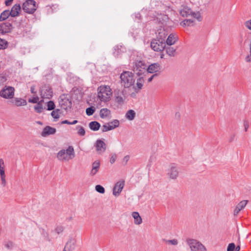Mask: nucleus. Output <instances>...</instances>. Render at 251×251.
Returning <instances> with one entry per match:
<instances>
[{
	"label": "nucleus",
	"mask_w": 251,
	"mask_h": 251,
	"mask_svg": "<svg viewBox=\"0 0 251 251\" xmlns=\"http://www.w3.org/2000/svg\"><path fill=\"white\" fill-rule=\"evenodd\" d=\"M245 25L247 28L251 30V20L246 22Z\"/></svg>",
	"instance_id": "53"
},
{
	"label": "nucleus",
	"mask_w": 251,
	"mask_h": 251,
	"mask_svg": "<svg viewBox=\"0 0 251 251\" xmlns=\"http://www.w3.org/2000/svg\"><path fill=\"white\" fill-rule=\"evenodd\" d=\"M145 75L139 76V77L137 79V82L136 86H132L134 91L136 92L139 91L143 87L144 83V76Z\"/></svg>",
	"instance_id": "16"
},
{
	"label": "nucleus",
	"mask_w": 251,
	"mask_h": 251,
	"mask_svg": "<svg viewBox=\"0 0 251 251\" xmlns=\"http://www.w3.org/2000/svg\"><path fill=\"white\" fill-rule=\"evenodd\" d=\"M180 14L183 17H191L197 19L199 22L201 21L202 18L199 12H194L188 7H184L179 11Z\"/></svg>",
	"instance_id": "4"
},
{
	"label": "nucleus",
	"mask_w": 251,
	"mask_h": 251,
	"mask_svg": "<svg viewBox=\"0 0 251 251\" xmlns=\"http://www.w3.org/2000/svg\"><path fill=\"white\" fill-rule=\"evenodd\" d=\"M125 185V181L121 180L117 182L113 188V194L115 196H118L122 192Z\"/></svg>",
	"instance_id": "15"
},
{
	"label": "nucleus",
	"mask_w": 251,
	"mask_h": 251,
	"mask_svg": "<svg viewBox=\"0 0 251 251\" xmlns=\"http://www.w3.org/2000/svg\"><path fill=\"white\" fill-rule=\"evenodd\" d=\"M234 138V135L230 137V139H229V142H231L233 140Z\"/></svg>",
	"instance_id": "64"
},
{
	"label": "nucleus",
	"mask_w": 251,
	"mask_h": 251,
	"mask_svg": "<svg viewBox=\"0 0 251 251\" xmlns=\"http://www.w3.org/2000/svg\"><path fill=\"white\" fill-rule=\"evenodd\" d=\"M7 80V77L4 75H0V85L3 84Z\"/></svg>",
	"instance_id": "46"
},
{
	"label": "nucleus",
	"mask_w": 251,
	"mask_h": 251,
	"mask_svg": "<svg viewBox=\"0 0 251 251\" xmlns=\"http://www.w3.org/2000/svg\"><path fill=\"white\" fill-rule=\"evenodd\" d=\"M36 3L34 0H26L23 4V9L27 13L33 14L36 10Z\"/></svg>",
	"instance_id": "7"
},
{
	"label": "nucleus",
	"mask_w": 251,
	"mask_h": 251,
	"mask_svg": "<svg viewBox=\"0 0 251 251\" xmlns=\"http://www.w3.org/2000/svg\"><path fill=\"white\" fill-rule=\"evenodd\" d=\"M56 132V129L50 126H46L43 128L41 133V135L43 137H46L49 135L53 134Z\"/></svg>",
	"instance_id": "19"
},
{
	"label": "nucleus",
	"mask_w": 251,
	"mask_h": 251,
	"mask_svg": "<svg viewBox=\"0 0 251 251\" xmlns=\"http://www.w3.org/2000/svg\"><path fill=\"white\" fill-rule=\"evenodd\" d=\"M5 164L3 160L1 158L0 159V169H4Z\"/></svg>",
	"instance_id": "54"
},
{
	"label": "nucleus",
	"mask_w": 251,
	"mask_h": 251,
	"mask_svg": "<svg viewBox=\"0 0 251 251\" xmlns=\"http://www.w3.org/2000/svg\"><path fill=\"white\" fill-rule=\"evenodd\" d=\"M248 201L244 200L240 201L235 207L234 210V215H237L239 212L246 206Z\"/></svg>",
	"instance_id": "20"
},
{
	"label": "nucleus",
	"mask_w": 251,
	"mask_h": 251,
	"mask_svg": "<svg viewBox=\"0 0 251 251\" xmlns=\"http://www.w3.org/2000/svg\"><path fill=\"white\" fill-rule=\"evenodd\" d=\"M243 126L244 127L245 131H247L249 127V122L247 120H244L243 121Z\"/></svg>",
	"instance_id": "48"
},
{
	"label": "nucleus",
	"mask_w": 251,
	"mask_h": 251,
	"mask_svg": "<svg viewBox=\"0 0 251 251\" xmlns=\"http://www.w3.org/2000/svg\"><path fill=\"white\" fill-rule=\"evenodd\" d=\"M98 97L102 101L107 102L111 99L112 90L108 85H101L98 88Z\"/></svg>",
	"instance_id": "2"
},
{
	"label": "nucleus",
	"mask_w": 251,
	"mask_h": 251,
	"mask_svg": "<svg viewBox=\"0 0 251 251\" xmlns=\"http://www.w3.org/2000/svg\"><path fill=\"white\" fill-rule=\"evenodd\" d=\"M15 89L13 87L5 86L0 91V96L6 99H11L14 97Z\"/></svg>",
	"instance_id": "6"
},
{
	"label": "nucleus",
	"mask_w": 251,
	"mask_h": 251,
	"mask_svg": "<svg viewBox=\"0 0 251 251\" xmlns=\"http://www.w3.org/2000/svg\"><path fill=\"white\" fill-rule=\"evenodd\" d=\"M151 47L155 51H162L166 47V42L157 38L152 40Z\"/></svg>",
	"instance_id": "9"
},
{
	"label": "nucleus",
	"mask_w": 251,
	"mask_h": 251,
	"mask_svg": "<svg viewBox=\"0 0 251 251\" xmlns=\"http://www.w3.org/2000/svg\"><path fill=\"white\" fill-rule=\"evenodd\" d=\"M58 159L61 162L69 161V158H58Z\"/></svg>",
	"instance_id": "59"
},
{
	"label": "nucleus",
	"mask_w": 251,
	"mask_h": 251,
	"mask_svg": "<svg viewBox=\"0 0 251 251\" xmlns=\"http://www.w3.org/2000/svg\"><path fill=\"white\" fill-rule=\"evenodd\" d=\"M14 100L15 105L17 106H25L27 104L26 101L21 98H15Z\"/></svg>",
	"instance_id": "30"
},
{
	"label": "nucleus",
	"mask_w": 251,
	"mask_h": 251,
	"mask_svg": "<svg viewBox=\"0 0 251 251\" xmlns=\"http://www.w3.org/2000/svg\"><path fill=\"white\" fill-rule=\"evenodd\" d=\"M100 115L101 118H109L111 117V111L106 108H103L100 110Z\"/></svg>",
	"instance_id": "25"
},
{
	"label": "nucleus",
	"mask_w": 251,
	"mask_h": 251,
	"mask_svg": "<svg viewBox=\"0 0 251 251\" xmlns=\"http://www.w3.org/2000/svg\"><path fill=\"white\" fill-rule=\"evenodd\" d=\"M240 249V247L239 246H237L236 248H235V251H239Z\"/></svg>",
	"instance_id": "63"
},
{
	"label": "nucleus",
	"mask_w": 251,
	"mask_h": 251,
	"mask_svg": "<svg viewBox=\"0 0 251 251\" xmlns=\"http://www.w3.org/2000/svg\"><path fill=\"white\" fill-rule=\"evenodd\" d=\"M120 84L125 88L134 85L135 79L134 74L128 71H123L120 75Z\"/></svg>",
	"instance_id": "1"
},
{
	"label": "nucleus",
	"mask_w": 251,
	"mask_h": 251,
	"mask_svg": "<svg viewBox=\"0 0 251 251\" xmlns=\"http://www.w3.org/2000/svg\"><path fill=\"white\" fill-rule=\"evenodd\" d=\"M136 113L133 110H128L126 114V118L128 120H133L135 117Z\"/></svg>",
	"instance_id": "32"
},
{
	"label": "nucleus",
	"mask_w": 251,
	"mask_h": 251,
	"mask_svg": "<svg viewBox=\"0 0 251 251\" xmlns=\"http://www.w3.org/2000/svg\"><path fill=\"white\" fill-rule=\"evenodd\" d=\"M61 124H68V125H71V122H69V121L67 120H64V121H62L61 122Z\"/></svg>",
	"instance_id": "58"
},
{
	"label": "nucleus",
	"mask_w": 251,
	"mask_h": 251,
	"mask_svg": "<svg viewBox=\"0 0 251 251\" xmlns=\"http://www.w3.org/2000/svg\"><path fill=\"white\" fill-rule=\"evenodd\" d=\"M126 51V48L125 47L121 45L116 46L114 48L113 54L115 57H118V56L122 52Z\"/></svg>",
	"instance_id": "26"
},
{
	"label": "nucleus",
	"mask_w": 251,
	"mask_h": 251,
	"mask_svg": "<svg viewBox=\"0 0 251 251\" xmlns=\"http://www.w3.org/2000/svg\"><path fill=\"white\" fill-rule=\"evenodd\" d=\"M39 100V98L38 97H33L32 99H29L28 100V102L33 103H38V101Z\"/></svg>",
	"instance_id": "49"
},
{
	"label": "nucleus",
	"mask_w": 251,
	"mask_h": 251,
	"mask_svg": "<svg viewBox=\"0 0 251 251\" xmlns=\"http://www.w3.org/2000/svg\"><path fill=\"white\" fill-rule=\"evenodd\" d=\"M53 92L51 87L48 85L42 86L40 90V95L43 99H50L51 98Z\"/></svg>",
	"instance_id": "10"
},
{
	"label": "nucleus",
	"mask_w": 251,
	"mask_h": 251,
	"mask_svg": "<svg viewBox=\"0 0 251 251\" xmlns=\"http://www.w3.org/2000/svg\"><path fill=\"white\" fill-rule=\"evenodd\" d=\"M157 76V74H153L152 75L151 77H150L148 79V82H150L152 81V79L154 77H156Z\"/></svg>",
	"instance_id": "56"
},
{
	"label": "nucleus",
	"mask_w": 251,
	"mask_h": 251,
	"mask_svg": "<svg viewBox=\"0 0 251 251\" xmlns=\"http://www.w3.org/2000/svg\"><path fill=\"white\" fill-rule=\"evenodd\" d=\"M13 28L12 25L9 22L0 24V33L2 34L10 32Z\"/></svg>",
	"instance_id": "14"
},
{
	"label": "nucleus",
	"mask_w": 251,
	"mask_h": 251,
	"mask_svg": "<svg viewBox=\"0 0 251 251\" xmlns=\"http://www.w3.org/2000/svg\"><path fill=\"white\" fill-rule=\"evenodd\" d=\"M66 151V154L71 156L74 155V149L73 146H70Z\"/></svg>",
	"instance_id": "39"
},
{
	"label": "nucleus",
	"mask_w": 251,
	"mask_h": 251,
	"mask_svg": "<svg viewBox=\"0 0 251 251\" xmlns=\"http://www.w3.org/2000/svg\"><path fill=\"white\" fill-rule=\"evenodd\" d=\"M30 91H31V93H32V94L36 93V92L35 91V87H34V86H32L31 87V88H30Z\"/></svg>",
	"instance_id": "60"
},
{
	"label": "nucleus",
	"mask_w": 251,
	"mask_h": 251,
	"mask_svg": "<svg viewBox=\"0 0 251 251\" xmlns=\"http://www.w3.org/2000/svg\"><path fill=\"white\" fill-rule=\"evenodd\" d=\"M167 35L168 33L164 29H160L157 33L156 38L161 39L163 41L165 42L166 38Z\"/></svg>",
	"instance_id": "27"
},
{
	"label": "nucleus",
	"mask_w": 251,
	"mask_h": 251,
	"mask_svg": "<svg viewBox=\"0 0 251 251\" xmlns=\"http://www.w3.org/2000/svg\"><path fill=\"white\" fill-rule=\"evenodd\" d=\"M35 111L38 113H40L43 110V106L40 102L37 103V105L34 106Z\"/></svg>",
	"instance_id": "38"
},
{
	"label": "nucleus",
	"mask_w": 251,
	"mask_h": 251,
	"mask_svg": "<svg viewBox=\"0 0 251 251\" xmlns=\"http://www.w3.org/2000/svg\"><path fill=\"white\" fill-rule=\"evenodd\" d=\"M132 216L134 219V224L136 225H140L142 223V219L138 212H133Z\"/></svg>",
	"instance_id": "28"
},
{
	"label": "nucleus",
	"mask_w": 251,
	"mask_h": 251,
	"mask_svg": "<svg viewBox=\"0 0 251 251\" xmlns=\"http://www.w3.org/2000/svg\"><path fill=\"white\" fill-rule=\"evenodd\" d=\"M100 161L96 160L92 164V169L90 172V176H93L97 174L100 168Z\"/></svg>",
	"instance_id": "18"
},
{
	"label": "nucleus",
	"mask_w": 251,
	"mask_h": 251,
	"mask_svg": "<svg viewBox=\"0 0 251 251\" xmlns=\"http://www.w3.org/2000/svg\"><path fill=\"white\" fill-rule=\"evenodd\" d=\"M126 93L125 90H116L114 93V101L117 107H121L125 104L126 99Z\"/></svg>",
	"instance_id": "3"
},
{
	"label": "nucleus",
	"mask_w": 251,
	"mask_h": 251,
	"mask_svg": "<svg viewBox=\"0 0 251 251\" xmlns=\"http://www.w3.org/2000/svg\"><path fill=\"white\" fill-rule=\"evenodd\" d=\"M128 161V158H123L120 161V162L122 164V165H126Z\"/></svg>",
	"instance_id": "51"
},
{
	"label": "nucleus",
	"mask_w": 251,
	"mask_h": 251,
	"mask_svg": "<svg viewBox=\"0 0 251 251\" xmlns=\"http://www.w3.org/2000/svg\"><path fill=\"white\" fill-rule=\"evenodd\" d=\"M245 61L247 62H251V53L246 57Z\"/></svg>",
	"instance_id": "55"
},
{
	"label": "nucleus",
	"mask_w": 251,
	"mask_h": 251,
	"mask_svg": "<svg viewBox=\"0 0 251 251\" xmlns=\"http://www.w3.org/2000/svg\"><path fill=\"white\" fill-rule=\"evenodd\" d=\"M235 248V245L233 243H231L228 244L227 251H234Z\"/></svg>",
	"instance_id": "45"
},
{
	"label": "nucleus",
	"mask_w": 251,
	"mask_h": 251,
	"mask_svg": "<svg viewBox=\"0 0 251 251\" xmlns=\"http://www.w3.org/2000/svg\"><path fill=\"white\" fill-rule=\"evenodd\" d=\"M90 128L93 131H97L99 129L100 125L97 121H93L89 123Z\"/></svg>",
	"instance_id": "31"
},
{
	"label": "nucleus",
	"mask_w": 251,
	"mask_h": 251,
	"mask_svg": "<svg viewBox=\"0 0 251 251\" xmlns=\"http://www.w3.org/2000/svg\"><path fill=\"white\" fill-rule=\"evenodd\" d=\"M116 161V158H111L110 160V162L111 164H113Z\"/></svg>",
	"instance_id": "61"
},
{
	"label": "nucleus",
	"mask_w": 251,
	"mask_h": 251,
	"mask_svg": "<svg viewBox=\"0 0 251 251\" xmlns=\"http://www.w3.org/2000/svg\"><path fill=\"white\" fill-rule=\"evenodd\" d=\"M47 106H48V108L47 109L48 110H53L55 108V104L54 103V102L53 101H49V102H48L47 103Z\"/></svg>",
	"instance_id": "42"
},
{
	"label": "nucleus",
	"mask_w": 251,
	"mask_h": 251,
	"mask_svg": "<svg viewBox=\"0 0 251 251\" xmlns=\"http://www.w3.org/2000/svg\"><path fill=\"white\" fill-rule=\"evenodd\" d=\"M13 0H6L5 1V4L6 6H9L10 5L11 3L13 1Z\"/></svg>",
	"instance_id": "57"
},
{
	"label": "nucleus",
	"mask_w": 251,
	"mask_h": 251,
	"mask_svg": "<svg viewBox=\"0 0 251 251\" xmlns=\"http://www.w3.org/2000/svg\"><path fill=\"white\" fill-rule=\"evenodd\" d=\"M95 189L97 192L100 194H103L105 192V189L104 187L100 185H97L95 187Z\"/></svg>",
	"instance_id": "41"
},
{
	"label": "nucleus",
	"mask_w": 251,
	"mask_h": 251,
	"mask_svg": "<svg viewBox=\"0 0 251 251\" xmlns=\"http://www.w3.org/2000/svg\"><path fill=\"white\" fill-rule=\"evenodd\" d=\"M178 170L175 164H171L170 168L168 170V175L170 178L176 179L178 176Z\"/></svg>",
	"instance_id": "13"
},
{
	"label": "nucleus",
	"mask_w": 251,
	"mask_h": 251,
	"mask_svg": "<svg viewBox=\"0 0 251 251\" xmlns=\"http://www.w3.org/2000/svg\"><path fill=\"white\" fill-rule=\"evenodd\" d=\"M166 242L167 244H171L173 245H176L178 244L177 240L176 239L166 240Z\"/></svg>",
	"instance_id": "44"
},
{
	"label": "nucleus",
	"mask_w": 251,
	"mask_h": 251,
	"mask_svg": "<svg viewBox=\"0 0 251 251\" xmlns=\"http://www.w3.org/2000/svg\"><path fill=\"white\" fill-rule=\"evenodd\" d=\"M58 7V5H56V4H53V5H47L46 6V8L47 9V10L48 11V12H50V10L51 9H52L53 8H54V9H56Z\"/></svg>",
	"instance_id": "50"
},
{
	"label": "nucleus",
	"mask_w": 251,
	"mask_h": 251,
	"mask_svg": "<svg viewBox=\"0 0 251 251\" xmlns=\"http://www.w3.org/2000/svg\"><path fill=\"white\" fill-rule=\"evenodd\" d=\"M186 243L192 251H206L204 246L197 240L187 239Z\"/></svg>",
	"instance_id": "5"
},
{
	"label": "nucleus",
	"mask_w": 251,
	"mask_h": 251,
	"mask_svg": "<svg viewBox=\"0 0 251 251\" xmlns=\"http://www.w3.org/2000/svg\"><path fill=\"white\" fill-rule=\"evenodd\" d=\"M66 154V151L65 150H62L60 151L58 154H57V157H62V156Z\"/></svg>",
	"instance_id": "52"
},
{
	"label": "nucleus",
	"mask_w": 251,
	"mask_h": 251,
	"mask_svg": "<svg viewBox=\"0 0 251 251\" xmlns=\"http://www.w3.org/2000/svg\"><path fill=\"white\" fill-rule=\"evenodd\" d=\"M95 146L96 147L97 151L100 153L105 151L106 148V144L100 139L97 140Z\"/></svg>",
	"instance_id": "17"
},
{
	"label": "nucleus",
	"mask_w": 251,
	"mask_h": 251,
	"mask_svg": "<svg viewBox=\"0 0 251 251\" xmlns=\"http://www.w3.org/2000/svg\"><path fill=\"white\" fill-rule=\"evenodd\" d=\"M160 65L158 63H154L150 65L149 67H147V74L149 73L152 74L153 73H156L158 71Z\"/></svg>",
	"instance_id": "24"
},
{
	"label": "nucleus",
	"mask_w": 251,
	"mask_h": 251,
	"mask_svg": "<svg viewBox=\"0 0 251 251\" xmlns=\"http://www.w3.org/2000/svg\"><path fill=\"white\" fill-rule=\"evenodd\" d=\"M166 52L170 56H175L176 50L173 47H169L166 48Z\"/></svg>",
	"instance_id": "35"
},
{
	"label": "nucleus",
	"mask_w": 251,
	"mask_h": 251,
	"mask_svg": "<svg viewBox=\"0 0 251 251\" xmlns=\"http://www.w3.org/2000/svg\"><path fill=\"white\" fill-rule=\"evenodd\" d=\"M95 111V109L93 107H90L86 109V113L88 116L92 115Z\"/></svg>",
	"instance_id": "43"
},
{
	"label": "nucleus",
	"mask_w": 251,
	"mask_h": 251,
	"mask_svg": "<svg viewBox=\"0 0 251 251\" xmlns=\"http://www.w3.org/2000/svg\"><path fill=\"white\" fill-rule=\"evenodd\" d=\"M10 16H11L10 11L5 10L3 11L0 15V21H3L6 20Z\"/></svg>",
	"instance_id": "33"
},
{
	"label": "nucleus",
	"mask_w": 251,
	"mask_h": 251,
	"mask_svg": "<svg viewBox=\"0 0 251 251\" xmlns=\"http://www.w3.org/2000/svg\"><path fill=\"white\" fill-rule=\"evenodd\" d=\"M0 176L1 180V184L3 186H5L6 183V181L5 180L4 169H0Z\"/></svg>",
	"instance_id": "34"
},
{
	"label": "nucleus",
	"mask_w": 251,
	"mask_h": 251,
	"mask_svg": "<svg viewBox=\"0 0 251 251\" xmlns=\"http://www.w3.org/2000/svg\"><path fill=\"white\" fill-rule=\"evenodd\" d=\"M119 125V121L118 120H114L112 121L103 125L101 127V131L102 132H104L109 130H113L118 127Z\"/></svg>",
	"instance_id": "11"
},
{
	"label": "nucleus",
	"mask_w": 251,
	"mask_h": 251,
	"mask_svg": "<svg viewBox=\"0 0 251 251\" xmlns=\"http://www.w3.org/2000/svg\"><path fill=\"white\" fill-rule=\"evenodd\" d=\"M78 123L77 120H74L73 122H71V125H75Z\"/></svg>",
	"instance_id": "62"
},
{
	"label": "nucleus",
	"mask_w": 251,
	"mask_h": 251,
	"mask_svg": "<svg viewBox=\"0 0 251 251\" xmlns=\"http://www.w3.org/2000/svg\"><path fill=\"white\" fill-rule=\"evenodd\" d=\"M76 129L77 130V134L81 136H83L85 134V131L83 127L81 126H76Z\"/></svg>",
	"instance_id": "37"
},
{
	"label": "nucleus",
	"mask_w": 251,
	"mask_h": 251,
	"mask_svg": "<svg viewBox=\"0 0 251 251\" xmlns=\"http://www.w3.org/2000/svg\"><path fill=\"white\" fill-rule=\"evenodd\" d=\"M193 19L184 20L180 23V25L182 26H193L195 25V21Z\"/></svg>",
	"instance_id": "29"
},
{
	"label": "nucleus",
	"mask_w": 251,
	"mask_h": 251,
	"mask_svg": "<svg viewBox=\"0 0 251 251\" xmlns=\"http://www.w3.org/2000/svg\"><path fill=\"white\" fill-rule=\"evenodd\" d=\"M178 40V37L176 35L170 34L166 40V44L171 46L174 45Z\"/></svg>",
	"instance_id": "23"
},
{
	"label": "nucleus",
	"mask_w": 251,
	"mask_h": 251,
	"mask_svg": "<svg viewBox=\"0 0 251 251\" xmlns=\"http://www.w3.org/2000/svg\"><path fill=\"white\" fill-rule=\"evenodd\" d=\"M75 249V242L72 239H70L67 242L63 251H73Z\"/></svg>",
	"instance_id": "21"
},
{
	"label": "nucleus",
	"mask_w": 251,
	"mask_h": 251,
	"mask_svg": "<svg viewBox=\"0 0 251 251\" xmlns=\"http://www.w3.org/2000/svg\"><path fill=\"white\" fill-rule=\"evenodd\" d=\"M7 45V42L5 40L0 38V50L5 49Z\"/></svg>",
	"instance_id": "40"
},
{
	"label": "nucleus",
	"mask_w": 251,
	"mask_h": 251,
	"mask_svg": "<svg viewBox=\"0 0 251 251\" xmlns=\"http://www.w3.org/2000/svg\"><path fill=\"white\" fill-rule=\"evenodd\" d=\"M4 246L8 249H11L13 247V243L11 241H8L4 244Z\"/></svg>",
	"instance_id": "47"
},
{
	"label": "nucleus",
	"mask_w": 251,
	"mask_h": 251,
	"mask_svg": "<svg viewBox=\"0 0 251 251\" xmlns=\"http://www.w3.org/2000/svg\"><path fill=\"white\" fill-rule=\"evenodd\" d=\"M59 114L60 110L58 109L53 110L51 113L52 117L54 119V121H56V120L59 119L60 117Z\"/></svg>",
	"instance_id": "36"
},
{
	"label": "nucleus",
	"mask_w": 251,
	"mask_h": 251,
	"mask_svg": "<svg viewBox=\"0 0 251 251\" xmlns=\"http://www.w3.org/2000/svg\"><path fill=\"white\" fill-rule=\"evenodd\" d=\"M21 9V7L20 4H16L14 5L11 8V11H10L11 16L15 17L18 16Z\"/></svg>",
	"instance_id": "22"
},
{
	"label": "nucleus",
	"mask_w": 251,
	"mask_h": 251,
	"mask_svg": "<svg viewBox=\"0 0 251 251\" xmlns=\"http://www.w3.org/2000/svg\"><path fill=\"white\" fill-rule=\"evenodd\" d=\"M147 66L142 61H138L135 62L133 71L138 76L145 75L147 73Z\"/></svg>",
	"instance_id": "8"
},
{
	"label": "nucleus",
	"mask_w": 251,
	"mask_h": 251,
	"mask_svg": "<svg viewBox=\"0 0 251 251\" xmlns=\"http://www.w3.org/2000/svg\"><path fill=\"white\" fill-rule=\"evenodd\" d=\"M59 103L61 108L67 110L68 108H71L72 102L65 95H63L60 96L59 99Z\"/></svg>",
	"instance_id": "12"
}]
</instances>
